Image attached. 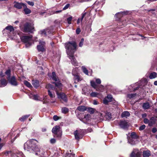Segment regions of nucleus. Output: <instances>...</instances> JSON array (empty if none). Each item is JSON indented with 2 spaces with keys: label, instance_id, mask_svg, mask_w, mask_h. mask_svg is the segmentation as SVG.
I'll use <instances>...</instances> for the list:
<instances>
[{
  "label": "nucleus",
  "instance_id": "25",
  "mask_svg": "<svg viewBox=\"0 0 157 157\" xmlns=\"http://www.w3.org/2000/svg\"><path fill=\"white\" fill-rule=\"evenodd\" d=\"M150 105L148 102L144 103L143 105V108L144 109H147L150 107Z\"/></svg>",
  "mask_w": 157,
  "mask_h": 157
},
{
  "label": "nucleus",
  "instance_id": "3",
  "mask_svg": "<svg viewBox=\"0 0 157 157\" xmlns=\"http://www.w3.org/2000/svg\"><path fill=\"white\" fill-rule=\"evenodd\" d=\"M55 84V89L58 98L62 102H67V98L65 94L62 92L59 93L58 91L61 90L62 89V84L59 82H54Z\"/></svg>",
  "mask_w": 157,
  "mask_h": 157
},
{
  "label": "nucleus",
  "instance_id": "15",
  "mask_svg": "<svg viewBox=\"0 0 157 157\" xmlns=\"http://www.w3.org/2000/svg\"><path fill=\"white\" fill-rule=\"evenodd\" d=\"M23 8L25 14H29L31 13V10L27 7L25 4V6H24Z\"/></svg>",
  "mask_w": 157,
  "mask_h": 157
},
{
  "label": "nucleus",
  "instance_id": "56",
  "mask_svg": "<svg viewBox=\"0 0 157 157\" xmlns=\"http://www.w3.org/2000/svg\"><path fill=\"white\" fill-rule=\"evenodd\" d=\"M86 12H85L84 13H83L82 14V17L81 19V21H82L83 19V18H84V17L86 16Z\"/></svg>",
  "mask_w": 157,
  "mask_h": 157
},
{
  "label": "nucleus",
  "instance_id": "23",
  "mask_svg": "<svg viewBox=\"0 0 157 157\" xmlns=\"http://www.w3.org/2000/svg\"><path fill=\"white\" fill-rule=\"evenodd\" d=\"M130 156L131 157H140L139 152H137L136 153H135L133 151L131 153Z\"/></svg>",
  "mask_w": 157,
  "mask_h": 157
},
{
  "label": "nucleus",
  "instance_id": "21",
  "mask_svg": "<svg viewBox=\"0 0 157 157\" xmlns=\"http://www.w3.org/2000/svg\"><path fill=\"white\" fill-rule=\"evenodd\" d=\"M39 32L41 35H44L45 36H46L47 34V33H49V31L48 29H46L41 30Z\"/></svg>",
  "mask_w": 157,
  "mask_h": 157
},
{
  "label": "nucleus",
  "instance_id": "26",
  "mask_svg": "<svg viewBox=\"0 0 157 157\" xmlns=\"http://www.w3.org/2000/svg\"><path fill=\"white\" fill-rule=\"evenodd\" d=\"M13 156L14 157H25L23 153L21 152H19V153L16 154H14Z\"/></svg>",
  "mask_w": 157,
  "mask_h": 157
},
{
  "label": "nucleus",
  "instance_id": "30",
  "mask_svg": "<svg viewBox=\"0 0 157 157\" xmlns=\"http://www.w3.org/2000/svg\"><path fill=\"white\" fill-rule=\"evenodd\" d=\"M157 75V73L156 72H153L150 74L149 77L151 79H153L155 78L156 77Z\"/></svg>",
  "mask_w": 157,
  "mask_h": 157
},
{
  "label": "nucleus",
  "instance_id": "35",
  "mask_svg": "<svg viewBox=\"0 0 157 157\" xmlns=\"http://www.w3.org/2000/svg\"><path fill=\"white\" fill-rule=\"evenodd\" d=\"M24 83L28 87H32V86L31 84L27 81H24Z\"/></svg>",
  "mask_w": 157,
  "mask_h": 157
},
{
  "label": "nucleus",
  "instance_id": "38",
  "mask_svg": "<svg viewBox=\"0 0 157 157\" xmlns=\"http://www.w3.org/2000/svg\"><path fill=\"white\" fill-rule=\"evenodd\" d=\"M106 98L108 99V101H109L110 102L112 101L113 98L111 95L108 94Z\"/></svg>",
  "mask_w": 157,
  "mask_h": 157
},
{
  "label": "nucleus",
  "instance_id": "53",
  "mask_svg": "<svg viewBox=\"0 0 157 157\" xmlns=\"http://www.w3.org/2000/svg\"><path fill=\"white\" fill-rule=\"evenodd\" d=\"M96 82L97 84H100L101 82V81L100 79L97 78L96 79Z\"/></svg>",
  "mask_w": 157,
  "mask_h": 157
},
{
  "label": "nucleus",
  "instance_id": "5",
  "mask_svg": "<svg viewBox=\"0 0 157 157\" xmlns=\"http://www.w3.org/2000/svg\"><path fill=\"white\" fill-rule=\"evenodd\" d=\"M52 132L54 134L55 137L60 139L62 135V131L59 126H56L54 127L52 130Z\"/></svg>",
  "mask_w": 157,
  "mask_h": 157
},
{
  "label": "nucleus",
  "instance_id": "9",
  "mask_svg": "<svg viewBox=\"0 0 157 157\" xmlns=\"http://www.w3.org/2000/svg\"><path fill=\"white\" fill-rule=\"evenodd\" d=\"M45 43L42 40L39 41V44L37 46V50L39 52H43L46 49Z\"/></svg>",
  "mask_w": 157,
  "mask_h": 157
},
{
  "label": "nucleus",
  "instance_id": "28",
  "mask_svg": "<svg viewBox=\"0 0 157 157\" xmlns=\"http://www.w3.org/2000/svg\"><path fill=\"white\" fill-rule=\"evenodd\" d=\"M52 79L54 81H57L58 78H57L55 73L53 72L52 73V76H51Z\"/></svg>",
  "mask_w": 157,
  "mask_h": 157
},
{
  "label": "nucleus",
  "instance_id": "34",
  "mask_svg": "<svg viewBox=\"0 0 157 157\" xmlns=\"http://www.w3.org/2000/svg\"><path fill=\"white\" fill-rule=\"evenodd\" d=\"M131 137L129 138H134L136 139L137 138V136L136 135V133L134 132H132L131 134Z\"/></svg>",
  "mask_w": 157,
  "mask_h": 157
},
{
  "label": "nucleus",
  "instance_id": "50",
  "mask_svg": "<svg viewBox=\"0 0 157 157\" xmlns=\"http://www.w3.org/2000/svg\"><path fill=\"white\" fill-rule=\"evenodd\" d=\"M72 17H70L67 18V21L68 23V24H71V21L72 20Z\"/></svg>",
  "mask_w": 157,
  "mask_h": 157
},
{
  "label": "nucleus",
  "instance_id": "60",
  "mask_svg": "<svg viewBox=\"0 0 157 157\" xmlns=\"http://www.w3.org/2000/svg\"><path fill=\"white\" fill-rule=\"evenodd\" d=\"M157 131V129L155 128H154L152 130V132L153 133L156 132Z\"/></svg>",
  "mask_w": 157,
  "mask_h": 157
},
{
  "label": "nucleus",
  "instance_id": "7",
  "mask_svg": "<svg viewBox=\"0 0 157 157\" xmlns=\"http://www.w3.org/2000/svg\"><path fill=\"white\" fill-rule=\"evenodd\" d=\"M78 68L76 67L73 69L72 74L74 76V79L75 80V82L77 83L79 81H81L80 78L78 75Z\"/></svg>",
  "mask_w": 157,
  "mask_h": 157
},
{
  "label": "nucleus",
  "instance_id": "54",
  "mask_svg": "<svg viewBox=\"0 0 157 157\" xmlns=\"http://www.w3.org/2000/svg\"><path fill=\"white\" fill-rule=\"evenodd\" d=\"M70 4H67L63 8V10H65L67 9L69 6Z\"/></svg>",
  "mask_w": 157,
  "mask_h": 157
},
{
  "label": "nucleus",
  "instance_id": "24",
  "mask_svg": "<svg viewBox=\"0 0 157 157\" xmlns=\"http://www.w3.org/2000/svg\"><path fill=\"white\" fill-rule=\"evenodd\" d=\"M80 111H84L86 110V108L84 106H80L77 108Z\"/></svg>",
  "mask_w": 157,
  "mask_h": 157
},
{
  "label": "nucleus",
  "instance_id": "11",
  "mask_svg": "<svg viewBox=\"0 0 157 157\" xmlns=\"http://www.w3.org/2000/svg\"><path fill=\"white\" fill-rule=\"evenodd\" d=\"M9 82L12 85L17 86L18 85V82H17L15 77L13 76L11 77L7 78Z\"/></svg>",
  "mask_w": 157,
  "mask_h": 157
},
{
  "label": "nucleus",
  "instance_id": "51",
  "mask_svg": "<svg viewBox=\"0 0 157 157\" xmlns=\"http://www.w3.org/2000/svg\"><path fill=\"white\" fill-rule=\"evenodd\" d=\"M144 122L145 124H148L149 123V120L147 118H145L144 119Z\"/></svg>",
  "mask_w": 157,
  "mask_h": 157
},
{
  "label": "nucleus",
  "instance_id": "12",
  "mask_svg": "<svg viewBox=\"0 0 157 157\" xmlns=\"http://www.w3.org/2000/svg\"><path fill=\"white\" fill-rule=\"evenodd\" d=\"M119 125L121 128L123 129L127 128L128 126L127 122L125 121H121Z\"/></svg>",
  "mask_w": 157,
  "mask_h": 157
},
{
  "label": "nucleus",
  "instance_id": "36",
  "mask_svg": "<svg viewBox=\"0 0 157 157\" xmlns=\"http://www.w3.org/2000/svg\"><path fill=\"white\" fill-rule=\"evenodd\" d=\"M90 119V115L89 114H87L84 117L83 119V121H88Z\"/></svg>",
  "mask_w": 157,
  "mask_h": 157
},
{
  "label": "nucleus",
  "instance_id": "59",
  "mask_svg": "<svg viewBox=\"0 0 157 157\" xmlns=\"http://www.w3.org/2000/svg\"><path fill=\"white\" fill-rule=\"evenodd\" d=\"M53 119L55 121H56L59 119V118L57 116L54 115L53 117Z\"/></svg>",
  "mask_w": 157,
  "mask_h": 157
},
{
  "label": "nucleus",
  "instance_id": "62",
  "mask_svg": "<svg viewBox=\"0 0 157 157\" xmlns=\"http://www.w3.org/2000/svg\"><path fill=\"white\" fill-rule=\"evenodd\" d=\"M93 104L95 105L98 104V103L97 101L95 100H94L93 101Z\"/></svg>",
  "mask_w": 157,
  "mask_h": 157
},
{
  "label": "nucleus",
  "instance_id": "1",
  "mask_svg": "<svg viewBox=\"0 0 157 157\" xmlns=\"http://www.w3.org/2000/svg\"><path fill=\"white\" fill-rule=\"evenodd\" d=\"M36 140H30L25 143L24 144L25 150L29 151L39 157H46V152L43 148L39 147L36 144Z\"/></svg>",
  "mask_w": 157,
  "mask_h": 157
},
{
  "label": "nucleus",
  "instance_id": "14",
  "mask_svg": "<svg viewBox=\"0 0 157 157\" xmlns=\"http://www.w3.org/2000/svg\"><path fill=\"white\" fill-rule=\"evenodd\" d=\"M5 30H7L9 31L10 32H12L13 33V36L14 35V33H13V31H14V29L13 27L11 25H10L9 26H7L5 28V29H4V31Z\"/></svg>",
  "mask_w": 157,
  "mask_h": 157
},
{
  "label": "nucleus",
  "instance_id": "40",
  "mask_svg": "<svg viewBox=\"0 0 157 157\" xmlns=\"http://www.w3.org/2000/svg\"><path fill=\"white\" fill-rule=\"evenodd\" d=\"M91 85L95 89H96L97 85H96L95 82L93 81H90Z\"/></svg>",
  "mask_w": 157,
  "mask_h": 157
},
{
  "label": "nucleus",
  "instance_id": "52",
  "mask_svg": "<svg viewBox=\"0 0 157 157\" xmlns=\"http://www.w3.org/2000/svg\"><path fill=\"white\" fill-rule=\"evenodd\" d=\"M2 140V139L1 138H0V150H1L2 148V147H3V146L4 145V143H1V142Z\"/></svg>",
  "mask_w": 157,
  "mask_h": 157
},
{
  "label": "nucleus",
  "instance_id": "46",
  "mask_svg": "<svg viewBox=\"0 0 157 157\" xmlns=\"http://www.w3.org/2000/svg\"><path fill=\"white\" fill-rule=\"evenodd\" d=\"M88 111L91 113H93L94 112V109L92 108H89L87 109Z\"/></svg>",
  "mask_w": 157,
  "mask_h": 157
},
{
  "label": "nucleus",
  "instance_id": "55",
  "mask_svg": "<svg viewBox=\"0 0 157 157\" xmlns=\"http://www.w3.org/2000/svg\"><path fill=\"white\" fill-rule=\"evenodd\" d=\"M27 3L28 4L32 6H33L34 5V3L33 2H30V1H28L27 2Z\"/></svg>",
  "mask_w": 157,
  "mask_h": 157
},
{
  "label": "nucleus",
  "instance_id": "17",
  "mask_svg": "<svg viewBox=\"0 0 157 157\" xmlns=\"http://www.w3.org/2000/svg\"><path fill=\"white\" fill-rule=\"evenodd\" d=\"M137 141V140L136 139L134 138H128V141L129 143L130 144L132 145H134L136 144V142Z\"/></svg>",
  "mask_w": 157,
  "mask_h": 157
},
{
  "label": "nucleus",
  "instance_id": "2",
  "mask_svg": "<svg viewBox=\"0 0 157 157\" xmlns=\"http://www.w3.org/2000/svg\"><path fill=\"white\" fill-rule=\"evenodd\" d=\"M67 53L71 60V63L74 66H78V63L74 57V53L76 50L77 45L75 42H69L65 44Z\"/></svg>",
  "mask_w": 157,
  "mask_h": 157
},
{
  "label": "nucleus",
  "instance_id": "47",
  "mask_svg": "<svg viewBox=\"0 0 157 157\" xmlns=\"http://www.w3.org/2000/svg\"><path fill=\"white\" fill-rule=\"evenodd\" d=\"M109 102H110L109 101H108V99L106 98H105L103 100V103L105 105H106L108 104Z\"/></svg>",
  "mask_w": 157,
  "mask_h": 157
},
{
  "label": "nucleus",
  "instance_id": "57",
  "mask_svg": "<svg viewBox=\"0 0 157 157\" xmlns=\"http://www.w3.org/2000/svg\"><path fill=\"white\" fill-rule=\"evenodd\" d=\"M62 11V10H57L56 11H54V12H53L51 13V14H53L55 13H59L61 12Z\"/></svg>",
  "mask_w": 157,
  "mask_h": 157
},
{
  "label": "nucleus",
  "instance_id": "19",
  "mask_svg": "<svg viewBox=\"0 0 157 157\" xmlns=\"http://www.w3.org/2000/svg\"><path fill=\"white\" fill-rule=\"evenodd\" d=\"M155 122V119L152 117L149 120V125L150 126H152Z\"/></svg>",
  "mask_w": 157,
  "mask_h": 157
},
{
  "label": "nucleus",
  "instance_id": "48",
  "mask_svg": "<svg viewBox=\"0 0 157 157\" xmlns=\"http://www.w3.org/2000/svg\"><path fill=\"white\" fill-rule=\"evenodd\" d=\"M84 41V39L83 38H82L81 40V41L80 42L79 44V46L80 47H82L83 44V42Z\"/></svg>",
  "mask_w": 157,
  "mask_h": 157
},
{
  "label": "nucleus",
  "instance_id": "31",
  "mask_svg": "<svg viewBox=\"0 0 157 157\" xmlns=\"http://www.w3.org/2000/svg\"><path fill=\"white\" fill-rule=\"evenodd\" d=\"M82 69L83 72L86 75H88V71L86 67L84 66L82 67Z\"/></svg>",
  "mask_w": 157,
  "mask_h": 157
},
{
  "label": "nucleus",
  "instance_id": "32",
  "mask_svg": "<svg viewBox=\"0 0 157 157\" xmlns=\"http://www.w3.org/2000/svg\"><path fill=\"white\" fill-rule=\"evenodd\" d=\"M100 94L96 92H93L91 93L90 94L91 96L92 97H98L99 95H100Z\"/></svg>",
  "mask_w": 157,
  "mask_h": 157
},
{
  "label": "nucleus",
  "instance_id": "18",
  "mask_svg": "<svg viewBox=\"0 0 157 157\" xmlns=\"http://www.w3.org/2000/svg\"><path fill=\"white\" fill-rule=\"evenodd\" d=\"M130 115L129 113L127 111H125L123 112L121 115L122 117H126L129 116Z\"/></svg>",
  "mask_w": 157,
  "mask_h": 157
},
{
  "label": "nucleus",
  "instance_id": "8",
  "mask_svg": "<svg viewBox=\"0 0 157 157\" xmlns=\"http://www.w3.org/2000/svg\"><path fill=\"white\" fill-rule=\"evenodd\" d=\"M29 96L30 98L33 99L35 100L43 101V104H45L46 103V102L45 101L46 100V96L43 97V99L39 97L37 95H33L32 94H30L29 95Z\"/></svg>",
  "mask_w": 157,
  "mask_h": 157
},
{
  "label": "nucleus",
  "instance_id": "63",
  "mask_svg": "<svg viewBox=\"0 0 157 157\" xmlns=\"http://www.w3.org/2000/svg\"><path fill=\"white\" fill-rule=\"evenodd\" d=\"M139 88V87L138 86L137 87H136V88H133V91H135L136 90H137Z\"/></svg>",
  "mask_w": 157,
  "mask_h": 157
},
{
  "label": "nucleus",
  "instance_id": "37",
  "mask_svg": "<svg viewBox=\"0 0 157 157\" xmlns=\"http://www.w3.org/2000/svg\"><path fill=\"white\" fill-rule=\"evenodd\" d=\"M48 94L50 97L51 98H54L55 97V94H52V92L50 91V90H48Z\"/></svg>",
  "mask_w": 157,
  "mask_h": 157
},
{
  "label": "nucleus",
  "instance_id": "33",
  "mask_svg": "<svg viewBox=\"0 0 157 157\" xmlns=\"http://www.w3.org/2000/svg\"><path fill=\"white\" fill-rule=\"evenodd\" d=\"M29 116V115H27L22 116V117L19 118V120L21 121H23L25 120Z\"/></svg>",
  "mask_w": 157,
  "mask_h": 157
},
{
  "label": "nucleus",
  "instance_id": "6",
  "mask_svg": "<svg viewBox=\"0 0 157 157\" xmlns=\"http://www.w3.org/2000/svg\"><path fill=\"white\" fill-rule=\"evenodd\" d=\"M34 31V27L33 24L26 23L24 25L23 31L24 32L32 33Z\"/></svg>",
  "mask_w": 157,
  "mask_h": 157
},
{
  "label": "nucleus",
  "instance_id": "4",
  "mask_svg": "<svg viewBox=\"0 0 157 157\" xmlns=\"http://www.w3.org/2000/svg\"><path fill=\"white\" fill-rule=\"evenodd\" d=\"M32 37L31 35L23 36L21 37L22 41L25 44L26 47H29L33 43Z\"/></svg>",
  "mask_w": 157,
  "mask_h": 157
},
{
  "label": "nucleus",
  "instance_id": "49",
  "mask_svg": "<svg viewBox=\"0 0 157 157\" xmlns=\"http://www.w3.org/2000/svg\"><path fill=\"white\" fill-rule=\"evenodd\" d=\"M146 127V126L145 125H143L141 126L139 128V130L140 131H141L143 130Z\"/></svg>",
  "mask_w": 157,
  "mask_h": 157
},
{
  "label": "nucleus",
  "instance_id": "43",
  "mask_svg": "<svg viewBox=\"0 0 157 157\" xmlns=\"http://www.w3.org/2000/svg\"><path fill=\"white\" fill-rule=\"evenodd\" d=\"M10 70H7L5 72L6 75L8 76L7 78H10Z\"/></svg>",
  "mask_w": 157,
  "mask_h": 157
},
{
  "label": "nucleus",
  "instance_id": "10",
  "mask_svg": "<svg viewBox=\"0 0 157 157\" xmlns=\"http://www.w3.org/2000/svg\"><path fill=\"white\" fill-rule=\"evenodd\" d=\"M74 134L75 139L78 140L82 138L83 136V132L81 130H76L74 132Z\"/></svg>",
  "mask_w": 157,
  "mask_h": 157
},
{
  "label": "nucleus",
  "instance_id": "16",
  "mask_svg": "<svg viewBox=\"0 0 157 157\" xmlns=\"http://www.w3.org/2000/svg\"><path fill=\"white\" fill-rule=\"evenodd\" d=\"M32 84L35 88H37L39 86V81L36 80H33Z\"/></svg>",
  "mask_w": 157,
  "mask_h": 157
},
{
  "label": "nucleus",
  "instance_id": "13",
  "mask_svg": "<svg viewBox=\"0 0 157 157\" xmlns=\"http://www.w3.org/2000/svg\"><path fill=\"white\" fill-rule=\"evenodd\" d=\"M25 5V4L22 3L16 2L14 5V7L17 9H21L22 7H23Z\"/></svg>",
  "mask_w": 157,
  "mask_h": 157
},
{
  "label": "nucleus",
  "instance_id": "29",
  "mask_svg": "<svg viewBox=\"0 0 157 157\" xmlns=\"http://www.w3.org/2000/svg\"><path fill=\"white\" fill-rule=\"evenodd\" d=\"M1 85L3 86H5L6 85L7 82L6 80L4 79H2L1 80Z\"/></svg>",
  "mask_w": 157,
  "mask_h": 157
},
{
  "label": "nucleus",
  "instance_id": "27",
  "mask_svg": "<svg viewBox=\"0 0 157 157\" xmlns=\"http://www.w3.org/2000/svg\"><path fill=\"white\" fill-rule=\"evenodd\" d=\"M104 86L102 85H101L99 86L98 87L96 88V90L97 91H99L100 92H103L104 90Z\"/></svg>",
  "mask_w": 157,
  "mask_h": 157
},
{
  "label": "nucleus",
  "instance_id": "20",
  "mask_svg": "<svg viewBox=\"0 0 157 157\" xmlns=\"http://www.w3.org/2000/svg\"><path fill=\"white\" fill-rule=\"evenodd\" d=\"M106 119L108 120H110L112 118V115L109 112L106 113L105 115Z\"/></svg>",
  "mask_w": 157,
  "mask_h": 157
},
{
  "label": "nucleus",
  "instance_id": "61",
  "mask_svg": "<svg viewBox=\"0 0 157 157\" xmlns=\"http://www.w3.org/2000/svg\"><path fill=\"white\" fill-rule=\"evenodd\" d=\"M76 33L77 34H78L80 32V29H78L76 30Z\"/></svg>",
  "mask_w": 157,
  "mask_h": 157
},
{
  "label": "nucleus",
  "instance_id": "41",
  "mask_svg": "<svg viewBox=\"0 0 157 157\" xmlns=\"http://www.w3.org/2000/svg\"><path fill=\"white\" fill-rule=\"evenodd\" d=\"M65 157H75V154L73 153H66Z\"/></svg>",
  "mask_w": 157,
  "mask_h": 157
},
{
  "label": "nucleus",
  "instance_id": "39",
  "mask_svg": "<svg viewBox=\"0 0 157 157\" xmlns=\"http://www.w3.org/2000/svg\"><path fill=\"white\" fill-rule=\"evenodd\" d=\"M5 155L6 156H13V154H12V152L11 151H7L5 153Z\"/></svg>",
  "mask_w": 157,
  "mask_h": 157
},
{
  "label": "nucleus",
  "instance_id": "58",
  "mask_svg": "<svg viewBox=\"0 0 157 157\" xmlns=\"http://www.w3.org/2000/svg\"><path fill=\"white\" fill-rule=\"evenodd\" d=\"M56 142V140L55 139H52L50 140V142L51 144H54Z\"/></svg>",
  "mask_w": 157,
  "mask_h": 157
},
{
  "label": "nucleus",
  "instance_id": "42",
  "mask_svg": "<svg viewBox=\"0 0 157 157\" xmlns=\"http://www.w3.org/2000/svg\"><path fill=\"white\" fill-rule=\"evenodd\" d=\"M68 109L66 107H63V108L62 109V113H66L68 112Z\"/></svg>",
  "mask_w": 157,
  "mask_h": 157
},
{
  "label": "nucleus",
  "instance_id": "22",
  "mask_svg": "<svg viewBox=\"0 0 157 157\" xmlns=\"http://www.w3.org/2000/svg\"><path fill=\"white\" fill-rule=\"evenodd\" d=\"M150 155V152L149 151H143V155L144 157H149Z\"/></svg>",
  "mask_w": 157,
  "mask_h": 157
},
{
  "label": "nucleus",
  "instance_id": "44",
  "mask_svg": "<svg viewBox=\"0 0 157 157\" xmlns=\"http://www.w3.org/2000/svg\"><path fill=\"white\" fill-rule=\"evenodd\" d=\"M128 12H119L116 14L115 15H121L122 14H128Z\"/></svg>",
  "mask_w": 157,
  "mask_h": 157
},
{
  "label": "nucleus",
  "instance_id": "64",
  "mask_svg": "<svg viewBox=\"0 0 157 157\" xmlns=\"http://www.w3.org/2000/svg\"><path fill=\"white\" fill-rule=\"evenodd\" d=\"M80 21H81V19H78V21H77V24H79Z\"/></svg>",
  "mask_w": 157,
  "mask_h": 157
},
{
  "label": "nucleus",
  "instance_id": "45",
  "mask_svg": "<svg viewBox=\"0 0 157 157\" xmlns=\"http://www.w3.org/2000/svg\"><path fill=\"white\" fill-rule=\"evenodd\" d=\"M136 94H128V98H133L134 97H135L136 95Z\"/></svg>",
  "mask_w": 157,
  "mask_h": 157
}]
</instances>
